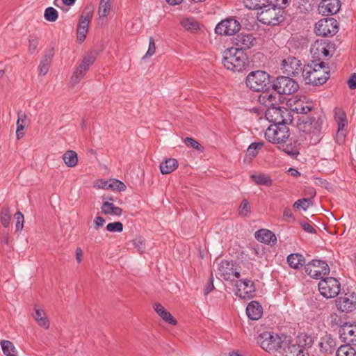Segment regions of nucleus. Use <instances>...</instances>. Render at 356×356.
<instances>
[{"mask_svg": "<svg viewBox=\"0 0 356 356\" xmlns=\"http://www.w3.org/2000/svg\"><path fill=\"white\" fill-rule=\"evenodd\" d=\"M184 142L185 145L188 147L194 148L198 150L202 148L200 144L193 138L187 137L184 139Z\"/></svg>", "mask_w": 356, "mask_h": 356, "instance_id": "obj_50", "label": "nucleus"}, {"mask_svg": "<svg viewBox=\"0 0 356 356\" xmlns=\"http://www.w3.org/2000/svg\"><path fill=\"white\" fill-rule=\"evenodd\" d=\"M318 290L321 294L326 298L336 297L340 291V283L332 277L322 279L318 282Z\"/></svg>", "mask_w": 356, "mask_h": 356, "instance_id": "obj_9", "label": "nucleus"}, {"mask_svg": "<svg viewBox=\"0 0 356 356\" xmlns=\"http://www.w3.org/2000/svg\"><path fill=\"white\" fill-rule=\"evenodd\" d=\"M241 29L239 22L234 18H227L219 22L215 28V31L220 35H232Z\"/></svg>", "mask_w": 356, "mask_h": 356, "instance_id": "obj_15", "label": "nucleus"}, {"mask_svg": "<svg viewBox=\"0 0 356 356\" xmlns=\"http://www.w3.org/2000/svg\"><path fill=\"white\" fill-rule=\"evenodd\" d=\"M246 314L251 320H258L263 314V308L257 301H252L246 307Z\"/></svg>", "mask_w": 356, "mask_h": 356, "instance_id": "obj_28", "label": "nucleus"}, {"mask_svg": "<svg viewBox=\"0 0 356 356\" xmlns=\"http://www.w3.org/2000/svg\"><path fill=\"white\" fill-rule=\"evenodd\" d=\"M63 159L65 164L70 168H73L77 165L78 156L76 152L72 150H67L63 155Z\"/></svg>", "mask_w": 356, "mask_h": 356, "instance_id": "obj_37", "label": "nucleus"}, {"mask_svg": "<svg viewBox=\"0 0 356 356\" xmlns=\"http://www.w3.org/2000/svg\"><path fill=\"white\" fill-rule=\"evenodd\" d=\"M312 204V202L309 198H302L299 199L296 201L293 205L295 209H302L304 211H306L311 205Z\"/></svg>", "mask_w": 356, "mask_h": 356, "instance_id": "obj_45", "label": "nucleus"}, {"mask_svg": "<svg viewBox=\"0 0 356 356\" xmlns=\"http://www.w3.org/2000/svg\"><path fill=\"white\" fill-rule=\"evenodd\" d=\"M280 353L283 356H309L307 348L299 344L297 339H292L290 337Z\"/></svg>", "mask_w": 356, "mask_h": 356, "instance_id": "obj_16", "label": "nucleus"}, {"mask_svg": "<svg viewBox=\"0 0 356 356\" xmlns=\"http://www.w3.org/2000/svg\"><path fill=\"white\" fill-rule=\"evenodd\" d=\"M15 218L16 219V223H15L16 231L18 232V231L22 230V229L24 227V218L23 214L20 211H18L15 214Z\"/></svg>", "mask_w": 356, "mask_h": 356, "instance_id": "obj_49", "label": "nucleus"}, {"mask_svg": "<svg viewBox=\"0 0 356 356\" xmlns=\"http://www.w3.org/2000/svg\"><path fill=\"white\" fill-rule=\"evenodd\" d=\"M280 145V148H282L284 152L291 156L294 157L299 154V148L298 147L297 142L294 143V144L291 143L285 145V143H283Z\"/></svg>", "mask_w": 356, "mask_h": 356, "instance_id": "obj_41", "label": "nucleus"}, {"mask_svg": "<svg viewBox=\"0 0 356 356\" xmlns=\"http://www.w3.org/2000/svg\"><path fill=\"white\" fill-rule=\"evenodd\" d=\"M95 60V57L92 54H88L83 57L82 61L71 77L70 84L72 86H75L81 81V80L84 77L86 72L88 70L90 66L92 65Z\"/></svg>", "mask_w": 356, "mask_h": 356, "instance_id": "obj_11", "label": "nucleus"}, {"mask_svg": "<svg viewBox=\"0 0 356 356\" xmlns=\"http://www.w3.org/2000/svg\"><path fill=\"white\" fill-rule=\"evenodd\" d=\"M222 63L227 70L239 72L248 67V58L241 49L231 47L223 52Z\"/></svg>", "mask_w": 356, "mask_h": 356, "instance_id": "obj_2", "label": "nucleus"}, {"mask_svg": "<svg viewBox=\"0 0 356 356\" xmlns=\"http://www.w3.org/2000/svg\"><path fill=\"white\" fill-rule=\"evenodd\" d=\"M44 17L47 21L54 22L58 19V13L53 7H48L44 10Z\"/></svg>", "mask_w": 356, "mask_h": 356, "instance_id": "obj_44", "label": "nucleus"}, {"mask_svg": "<svg viewBox=\"0 0 356 356\" xmlns=\"http://www.w3.org/2000/svg\"><path fill=\"white\" fill-rule=\"evenodd\" d=\"M236 295L243 299H250L254 297L255 287L252 280L242 279L236 284Z\"/></svg>", "mask_w": 356, "mask_h": 356, "instance_id": "obj_19", "label": "nucleus"}, {"mask_svg": "<svg viewBox=\"0 0 356 356\" xmlns=\"http://www.w3.org/2000/svg\"><path fill=\"white\" fill-rule=\"evenodd\" d=\"M273 90L278 95H291L296 92L299 86L298 83L289 76H279L273 81Z\"/></svg>", "mask_w": 356, "mask_h": 356, "instance_id": "obj_7", "label": "nucleus"}, {"mask_svg": "<svg viewBox=\"0 0 356 356\" xmlns=\"http://www.w3.org/2000/svg\"><path fill=\"white\" fill-rule=\"evenodd\" d=\"M133 245L135 248H136L138 251H143L145 248V241L142 237H137L134 238L132 241Z\"/></svg>", "mask_w": 356, "mask_h": 356, "instance_id": "obj_54", "label": "nucleus"}, {"mask_svg": "<svg viewBox=\"0 0 356 356\" xmlns=\"http://www.w3.org/2000/svg\"><path fill=\"white\" fill-rule=\"evenodd\" d=\"M328 67L324 62L314 65L312 79H310L311 84L314 86L322 85L330 77Z\"/></svg>", "mask_w": 356, "mask_h": 356, "instance_id": "obj_18", "label": "nucleus"}, {"mask_svg": "<svg viewBox=\"0 0 356 356\" xmlns=\"http://www.w3.org/2000/svg\"><path fill=\"white\" fill-rule=\"evenodd\" d=\"M314 66L307 65L304 67H302V76L303 77L304 81L307 84H311L310 79H312V73H313Z\"/></svg>", "mask_w": 356, "mask_h": 356, "instance_id": "obj_46", "label": "nucleus"}, {"mask_svg": "<svg viewBox=\"0 0 356 356\" xmlns=\"http://www.w3.org/2000/svg\"><path fill=\"white\" fill-rule=\"evenodd\" d=\"M33 318L37 323L42 327L47 329L49 327V322L47 318L45 312L43 309L35 306Z\"/></svg>", "mask_w": 356, "mask_h": 356, "instance_id": "obj_32", "label": "nucleus"}, {"mask_svg": "<svg viewBox=\"0 0 356 356\" xmlns=\"http://www.w3.org/2000/svg\"><path fill=\"white\" fill-rule=\"evenodd\" d=\"M339 0H322L318 6V12L322 15L327 16L336 14L340 9Z\"/></svg>", "mask_w": 356, "mask_h": 356, "instance_id": "obj_22", "label": "nucleus"}, {"mask_svg": "<svg viewBox=\"0 0 356 356\" xmlns=\"http://www.w3.org/2000/svg\"><path fill=\"white\" fill-rule=\"evenodd\" d=\"M261 145V144L252 143L247 149L248 154L251 156H255Z\"/></svg>", "mask_w": 356, "mask_h": 356, "instance_id": "obj_55", "label": "nucleus"}, {"mask_svg": "<svg viewBox=\"0 0 356 356\" xmlns=\"http://www.w3.org/2000/svg\"><path fill=\"white\" fill-rule=\"evenodd\" d=\"M287 263L294 269H298L305 263V259L301 254L292 253L287 257Z\"/></svg>", "mask_w": 356, "mask_h": 356, "instance_id": "obj_33", "label": "nucleus"}, {"mask_svg": "<svg viewBox=\"0 0 356 356\" xmlns=\"http://www.w3.org/2000/svg\"><path fill=\"white\" fill-rule=\"evenodd\" d=\"M257 13V19L264 24L275 26L284 19L283 11L280 8H276L270 4H267L266 8L260 9Z\"/></svg>", "mask_w": 356, "mask_h": 356, "instance_id": "obj_4", "label": "nucleus"}, {"mask_svg": "<svg viewBox=\"0 0 356 356\" xmlns=\"http://www.w3.org/2000/svg\"><path fill=\"white\" fill-rule=\"evenodd\" d=\"M335 119L337 122H342V120H347L346 113L342 111L336 113Z\"/></svg>", "mask_w": 356, "mask_h": 356, "instance_id": "obj_63", "label": "nucleus"}, {"mask_svg": "<svg viewBox=\"0 0 356 356\" xmlns=\"http://www.w3.org/2000/svg\"><path fill=\"white\" fill-rule=\"evenodd\" d=\"M93 13L92 5L87 6L85 12L80 16L77 27V40L82 42L86 38L88 26Z\"/></svg>", "mask_w": 356, "mask_h": 356, "instance_id": "obj_13", "label": "nucleus"}, {"mask_svg": "<svg viewBox=\"0 0 356 356\" xmlns=\"http://www.w3.org/2000/svg\"><path fill=\"white\" fill-rule=\"evenodd\" d=\"M339 310L342 312H351L356 309V294L355 293H346L336 300Z\"/></svg>", "mask_w": 356, "mask_h": 356, "instance_id": "obj_20", "label": "nucleus"}, {"mask_svg": "<svg viewBox=\"0 0 356 356\" xmlns=\"http://www.w3.org/2000/svg\"><path fill=\"white\" fill-rule=\"evenodd\" d=\"M286 124H273L265 131V138L270 143L282 145L289 138V128Z\"/></svg>", "mask_w": 356, "mask_h": 356, "instance_id": "obj_5", "label": "nucleus"}, {"mask_svg": "<svg viewBox=\"0 0 356 356\" xmlns=\"http://www.w3.org/2000/svg\"><path fill=\"white\" fill-rule=\"evenodd\" d=\"M38 45V39L35 37H30L29 40V52L33 54L37 49Z\"/></svg>", "mask_w": 356, "mask_h": 356, "instance_id": "obj_53", "label": "nucleus"}, {"mask_svg": "<svg viewBox=\"0 0 356 356\" xmlns=\"http://www.w3.org/2000/svg\"><path fill=\"white\" fill-rule=\"evenodd\" d=\"M218 275L225 280L232 281L234 278H238L240 273L237 271L236 266L234 262L227 260H221L216 263Z\"/></svg>", "mask_w": 356, "mask_h": 356, "instance_id": "obj_12", "label": "nucleus"}, {"mask_svg": "<svg viewBox=\"0 0 356 356\" xmlns=\"http://www.w3.org/2000/svg\"><path fill=\"white\" fill-rule=\"evenodd\" d=\"M265 115L266 118L274 124H289L292 121L289 112L286 109L282 110L275 106L268 108Z\"/></svg>", "mask_w": 356, "mask_h": 356, "instance_id": "obj_14", "label": "nucleus"}, {"mask_svg": "<svg viewBox=\"0 0 356 356\" xmlns=\"http://www.w3.org/2000/svg\"><path fill=\"white\" fill-rule=\"evenodd\" d=\"M348 87L350 89H356V73H354L348 81Z\"/></svg>", "mask_w": 356, "mask_h": 356, "instance_id": "obj_62", "label": "nucleus"}, {"mask_svg": "<svg viewBox=\"0 0 356 356\" xmlns=\"http://www.w3.org/2000/svg\"><path fill=\"white\" fill-rule=\"evenodd\" d=\"M106 230L110 232H122L123 225L121 222H110L106 225Z\"/></svg>", "mask_w": 356, "mask_h": 356, "instance_id": "obj_48", "label": "nucleus"}, {"mask_svg": "<svg viewBox=\"0 0 356 356\" xmlns=\"http://www.w3.org/2000/svg\"><path fill=\"white\" fill-rule=\"evenodd\" d=\"M238 213L242 216H247L250 213V206L247 200H243L238 208Z\"/></svg>", "mask_w": 356, "mask_h": 356, "instance_id": "obj_47", "label": "nucleus"}, {"mask_svg": "<svg viewBox=\"0 0 356 356\" xmlns=\"http://www.w3.org/2000/svg\"><path fill=\"white\" fill-rule=\"evenodd\" d=\"M283 217L284 220L287 219H291L292 220H294L293 213L291 211V209L290 208H285L283 211Z\"/></svg>", "mask_w": 356, "mask_h": 356, "instance_id": "obj_61", "label": "nucleus"}, {"mask_svg": "<svg viewBox=\"0 0 356 356\" xmlns=\"http://www.w3.org/2000/svg\"><path fill=\"white\" fill-rule=\"evenodd\" d=\"M286 341H289L288 336L273 332H264L257 338V343L268 353H275L279 349L282 350Z\"/></svg>", "mask_w": 356, "mask_h": 356, "instance_id": "obj_3", "label": "nucleus"}, {"mask_svg": "<svg viewBox=\"0 0 356 356\" xmlns=\"http://www.w3.org/2000/svg\"><path fill=\"white\" fill-rule=\"evenodd\" d=\"M177 161L175 159L169 158L160 164L161 172L163 175L170 174L177 169Z\"/></svg>", "mask_w": 356, "mask_h": 356, "instance_id": "obj_35", "label": "nucleus"}, {"mask_svg": "<svg viewBox=\"0 0 356 356\" xmlns=\"http://www.w3.org/2000/svg\"><path fill=\"white\" fill-rule=\"evenodd\" d=\"M302 228L307 232L313 234L315 233L316 231L314 228L308 222H302L300 223Z\"/></svg>", "mask_w": 356, "mask_h": 356, "instance_id": "obj_60", "label": "nucleus"}, {"mask_svg": "<svg viewBox=\"0 0 356 356\" xmlns=\"http://www.w3.org/2000/svg\"><path fill=\"white\" fill-rule=\"evenodd\" d=\"M289 106L291 111L297 114H307L312 109L313 104L311 102L306 101L305 97L296 98L293 102H290Z\"/></svg>", "mask_w": 356, "mask_h": 356, "instance_id": "obj_23", "label": "nucleus"}, {"mask_svg": "<svg viewBox=\"0 0 356 356\" xmlns=\"http://www.w3.org/2000/svg\"><path fill=\"white\" fill-rule=\"evenodd\" d=\"M111 8V0H101L98 8V15L99 17L106 18Z\"/></svg>", "mask_w": 356, "mask_h": 356, "instance_id": "obj_40", "label": "nucleus"}, {"mask_svg": "<svg viewBox=\"0 0 356 356\" xmlns=\"http://www.w3.org/2000/svg\"><path fill=\"white\" fill-rule=\"evenodd\" d=\"M243 3L250 10H260L266 7L268 0H244Z\"/></svg>", "mask_w": 356, "mask_h": 356, "instance_id": "obj_39", "label": "nucleus"}, {"mask_svg": "<svg viewBox=\"0 0 356 356\" xmlns=\"http://www.w3.org/2000/svg\"><path fill=\"white\" fill-rule=\"evenodd\" d=\"M337 124H338L337 136L343 138L345 136V133H346L345 127L348 124V121L342 120V122H337Z\"/></svg>", "mask_w": 356, "mask_h": 356, "instance_id": "obj_57", "label": "nucleus"}, {"mask_svg": "<svg viewBox=\"0 0 356 356\" xmlns=\"http://www.w3.org/2000/svg\"><path fill=\"white\" fill-rule=\"evenodd\" d=\"M298 129L310 145L317 144L323 138L325 118L316 115L299 120Z\"/></svg>", "mask_w": 356, "mask_h": 356, "instance_id": "obj_1", "label": "nucleus"}, {"mask_svg": "<svg viewBox=\"0 0 356 356\" xmlns=\"http://www.w3.org/2000/svg\"><path fill=\"white\" fill-rule=\"evenodd\" d=\"M27 120V115L22 111L17 112V129H16V137L18 140L22 138L24 135L23 130L26 127Z\"/></svg>", "mask_w": 356, "mask_h": 356, "instance_id": "obj_31", "label": "nucleus"}, {"mask_svg": "<svg viewBox=\"0 0 356 356\" xmlns=\"http://www.w3.org/2000/svg\"><path fill=\"white\" fill-rule=\"evenodd\" d=\"M257 241L266 244H274L277 241L275 235L270 230L261 229L255 233Z\"/></svg>", "mask_w": 356, "mask_h": 356, "instance_id": "obj_29", "label": "nucleus"}, {"mask_svg": "<svg viewBox=\"0 0 356 356\" xmlns=\"http://www.w3.org/2000/svg\"><path fill=\"white\" fill-rule=\"evenodd\" d=\"M1 346L6 356H18V351L11 341L3 340L1 341Z\"/></svg>", "mask_w": 356, "mask_h": 356, "instance_id": "obj_38", "label": "nucleus"}, {"mask_svg": "<svg viewBox=\"0 0 356 356\" xmlns=\"http://www.w3.org/2000/svg\"><path fill=\"white\" fill-rule=\"evenodd\" d=\"M289 0H268V3L276 8H280L288 3Z\"/></svg>", "mask_w": 356, "mask_h": 356, "instance_id": "obj_59", "label": "nucleus"}, {"mask_svg": "<svg viewBox=\"0 0 356 356\" xmlns=\"http://www.w3.org/2000/svg\"><path fill=\"white\" fill-rule=\"evenodd\" d=\"M83 252L81 248L76 249V259L78 263H81L82 261Z\"/></svg>", "mask_w": 356, "mask_h": 356, "instance_id": "obj_64", "label": "nucleus"}, {"mask_svg": "<svg viewBox=\"0 0 356 356\" xmlns=\"http://www.w3.org/2000/svg\"><path fill=\"white\" fill-rule=\"evenodd\" d=\"M154 310L158 315L165 322L170 325H176L177 321L161 304L156 303L154 306Z\"/></svg>", "mask_w": 356, "mask_h": 356, "instance_id": "obj_30", "label": "nucleus"}, {"mask_svg": "<svg viewBox=\"0 0 356 356\" xmlns=\"http://www.w3.org/2000/svg\"><path fill=\"white\" fill-rule=\"evenodd\" d=\"M111 188L113 190H117L118 191H123L126 188L125 184L117 179L111 180Z\"/></svg>", "mask_w": 356, "mask_h": 356, "instance_id": "obj_51", "label": "nucleus"}, {"mask_svg": "<svg viewBox=\"0 0 356 356\" xmlns=\"http://www.w3.org/2000/svg\"><path fill=\"white\" fill-rule=\"evenodd\" d=\"M306 273L314 279H323L325 275L330 273L327 264L322 260L313 259L305 266Z\"/></svg>", "mask_w": 356, "mask_h": 356, "instance_id": "obj_8", "label": "nucleus"}, {"mask_svg": "<svg viewBox=\"0 0 356 356\" xmlns=\"http://www.w3.org/2000/svg\"><path fill=\"white\" fill-rule=\"evenodd\" d=\"M338 31V22L334 18H325L319 20L315 25V33L318 35H334Z\"/></svg>", "mask_w": 356, "mask_h": 356, "instance_id": "obj_10", "label": "nucleus"}, {"mask_svg": "<svg viewBox=\"0 0 356 356\" xmlns=\"http://www.w3.org/2000/svg\"><path fill=\"white\" fill-rule=\"evenodd\" d=\"M1 223L4 227H8L11 220V212L8 207L1 209L0 213Z\"/></svg>", "mask_w": 356, "mask_h": 356, "instance_id": "obj_43", "label": "nucleus"}, {"mask_svg": "<svg viewBox=\"0 0 356 356\" xmlns=\"http://www.w3.org/2000/svg\"><path fill=\"white\" fill-rule=\"evenodd\" d=\"M254 42V38L251 34L241 33L234 39V44L236 48L239 49H248L251 48Z\"/></svg>", "mask_w": 356, "mask_h": 356, "instance_id": "obj_25", "label": "nucleus"}, {"mask_svg": "<svg viewBox=\"0 0 356 356\" xmlns=\"http://www.w3.org/2000/svg\"><path fill=\"white\" fill-rule=\"evenodd\" d=\"M111 181H108L104 179H99L94 184V187L97 188H111Z\"/></svg>", "mask_w": 356, "mask_h": 356, "instance_id": "obj_56", "label": "nucleus"}, {"mask_svg": "<svg viewBox=\"0 0 356 356\" xmlns=\"http://www.w3.org/2000/svg\"><path fill=\"white\" fill-rule=\"evenodd\" d=\"M302 63L296 57L289 56L282 60L281 69L287 76H296L302 71Z\"/></svg>", "mask_w": 356, "mask_h": 356, "instance_id": "obj_17", "label": "nucleus"}, {"mask_svg": "<svg viewBox=\"0 0 356 356\" xmlns=\"http://www.w3.org/2000/svg\"><path fill=\"white\" fill-rule=\"evenodd\" d=\"M250 178L257 185L270 186L273 184V181L270 177L266 174H253L250 176Z\"/></svg>", "mask_w": 356, "mask_h": 356, "instance_id": "obj_36", "label": "nucleus"}, {"mask_svg": "<svg viewBox=\"0 0 356 356\" xmlns=\"http://www.w3.org/2000/svg\"><path fill=\"white\" fill-rule=\"evenodd\" d=\"M54 56V49L51 48L47 50L43 56L42 60H40V65L38 66V71L40 75H45L51 66L53 57Z\"/></svg>", "mask_w": 356, "mask_h": 356, "instance_id": "obj_27", "label": "nucleus"}, {"mask_svg": "<svg viewBox=\"0 0 356 356\" xmlns=\"http://www.w3.org/2000/svg\"><path fill=\"white\" fill-rule=\"evenodd\" d=\"M104 223L105 220L102 216H96L93 222L94 228L97 230L99 227H102Z\"/></svg>", "mask_w": 356, "mask_h": 356, "instance_id": "obj_58", "label": "nucleus"}, {"mask_svg": "<svg viewBox=\"0 0 356 356\" xmlns=\"http://www.w3.org/2000/svg\"><path fill=\"white\" fill-rule=\"evenodd\" d=\"M245 83L250 89L260 92L268 88L270 76L264 71L251 72L246 78Z\"/></svg>", "mask_w": 356, "mask_h": 356, "instance_id": "obj_6", "label": "nucleus"}, {"mask_svg": "<svg viewBox=\"0 0 356 356\" xmlns=\"http://www.w3.org/2000/svg\"><path fill=\"white\" fill-rule=\"evenodd\" d=\"M329 44L322 40H316L314 42L310 48V52L313 58L321 59L326 58L330 55L329 50Z\"/></svg>", "mask_w": 356, "mask_h": 356, "instance_id": "obj_24", "label": "nucleus"}, {"mask_svg": "<svg viewBox=\"0 0 356 356\" xmlns=\"http://www.w3.org/2000/svg\"><path fill=\"white\" fill-rule=\"evenodd\" d=\"M155 51H156V46H155L154 40L153 38L151 37L149 38L148 50L147 51L145 55L143 57V59H145L147 57L152 56V55L154 54Z\"/></svg>", "mask_w": 356, "mask_h": 356, "instance_id": "obj_52", "label": "nucleus"}, {"mask_svg": "<svg viewBox=\"0 0 356 356\" xmlns=\"http://www.w3.org/2000/svg\"><path fill=\"white\" fill-rule=\"evenodd\" d=\"M337 356H356V351L351 345H342L338 348Z\"/></svg>", "mask_w": 356, "mask_h": 356, "instance_id": "obj_42", "label": "nucleus"}, {"mask_svg": "<svg viewBox=\"0 0 356 356\" xmlns=\"http://www.w3.org/2000/svg\"><path fill=\"white\" fill-rule=\"evenodd\" d=\"M102 213L105 215H113L120 216L122 215V209L115 206L108 201L104 202L101 207Z\"/></svg>", "mask_w": 356, "mask_h": 356, "instance_id": "obj_34", "label": "nucleus"}, {"mask_svg": "<svg viewBox=\"0 0 356 356\" xmlns=\"http://www.w3.org/2000/svg\"><path fill=\"white\" fill-rule=\"evenodd\" d=\"M279 98L278 94H274L266 89L261 91L259 96V102L268 108L277 105Z\"/></svg>", "mask_w": 356, "mask_h": 356, "instance_id": "obj_26", "label": "nucleus"}, {"mask_svg": "<svg viewBox=\"0 0 356 356\" xmlns=\"http://www.w3.org/2000/svg\"><path fill=\"white\" fill-rule=\"evenodd\" d=\"M339 333L341 339L346 344L356 345V325L344 323Z\"/></svg>", "mask_w": 356, "mask_h": 356, "instance_id": "obj_21", "label": "nucleus"}]
</instances>
